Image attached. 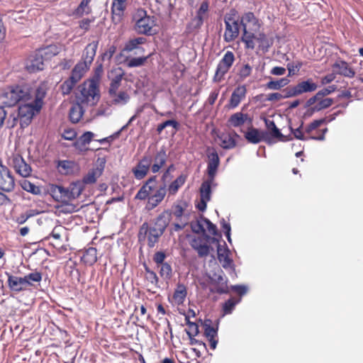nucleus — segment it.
I'll return each mask as SVG.
<instances>
[{
    "label": "nucleus",
    "mask_w": 363,
    "mask_h": 363,
    "mask_svg": "<svg viewBox=\"0 0 363 363\" xmlns=\"http://www.w3.org/2000/svg\"><path fill=\"white\" fill-rule=\"evenodd\" d=\"M8 164L15 169L18 174L23 177H29L31 174L32 169L30 166L18 154H13L9 158Z\"/></svg>",
    "instance_id": "obj_12"
},
{
    "label": "nucleus",
    "mask_w": 363,
    "mask_h": 363,
    "mask_svg": "<svg viewBox=\"0 0 363 363\" xmlns=\"http://www.w3.org/2000/svg\"><path fill=\"white\" fill-rule=\"evenodd\" d=\"M333 104V100L330 98H322L320 100L318 101V103H316L315 105H314L311 110L313 112L319 111L323 109L327 108L332 106Z\"/></svg>",
    "instance_id": "obj_53"
},
{
    "label": "nucleus",
    "mask_w": 363,
    "mask_h": 363,
    "mask_svg": "<svg viewBox=\"0 0 363 363\" xmlns=\"http://www.w3.org/2000/svg\"><path fill=\"white\" fill-rule=\"evenodd\" d=\"M325 123H326L325 118L313 121L307 125L305 129V133L302 130L303 123L296 129L291 128V131L294 137L298 140H307L312 139L315 140H323L325 139V135L328 131L327 128L317 130L315 133H313V131Z\"/></svg>",
    "instance_id": "obj_7"
},
{
    "label": "nucleus",
    "mask_w": 363,
    "mask_h": 363,
    "mask_svg": "<svg viewBox=\"0 0 363 363\" xmlns=\"http://www.w3.org/2000/svg\"><path fill=\"white\" fill-rule=\"evenodd\" d=\"M240 24L243 31L241 40L245 43V48L254 50L255 48L254 34L257 33L260 30L261 23L259 20L253 12L248 11L241 16Z\"/></svg>",
    "instance_id": "obj_4"
},
{
    "label": "nucleus",
    "mask_w": 363,
    "mask_h": 363,
    "mask_svg": "<svg viewBox=\"0 0 363 363\" xmlns=\"http://www.w3.org/2000/svg\"><path fill=\"white\" fill-rule=\"evenodd\" d=\"M145 280L153 286H157L158 284V277L156 273L150 269L147 266L145 267Z\"/></svg>",
    "instance_id": "obj_56"
},
{
    "label": "nucleus",
    "mask_w": 363,
    "mask_h": 363,
    "mask_svg": "<svg viewBox=\"0 0 363 363\" xmlns=\"http://www.w3.org/2000/svg\"><path fill=\"white\" fill-rule=\"evenodd\" d=\"M281 94L283 99L298 96L296 85L286 86L282 90Z\"/></svg>",
    "instance_id": "obj_62"
},
{
    "label": "nucleus",
    "mask_w": 363,
    "mask_h": 363,
    "mask_svg": "<svg viewBox=\"0 0 363 363\" xmlns=\"http://www.w3.org/2000/svg\"><path fill=\"white\" fill-rule=\"evenodd\" d=\"M213 182V180H211L210 178H208L207 181H205L201 184L200 188V194L201 198L210 200L211 194V184Z\"/></svg>",
    "instance_id": "obj_49"
},
{
    "label": "nucleus",
    "mask_w": 363,
    "mask_h": 363,
    "mask_svg": "<svg viewBox=\"0 0 363 363\" xmlns=\"http://www.w3.org/2000/svg\"><path fill=\"white\" fill-rule=\"evenodd\" d=\"M34 215L35 213L33 210L26 211L25 213H22L18 217H17L16 223L20 225L23 224L29 218L33 216Z\"/></svg>",
    "instance_id": "obj_64"
},
{
    "label": "nucleus",
    "mask_w": 363,
    "mask_h": 363,
    "mask_svg": "<svg viewBox=\"0 0 363 363\" xmlns=\"http://www.w3.org/2000/svg\"><path fill=\"white\" fill-rule=\"evenodd\" d=\"M47 192L57 202H60V186L49 184L47 187Z\"/></svg>",
    "instance_id": "obj_54"
},
{
    "label": "nucleus",
    "mask_w": 363,
    "mask_h": 363,
    "mask_svg": "<svg viewBox=\"0 0 363 363\" xmlns=\"http://www.w3.org/2000/svg\"><path fill=\"white\" fill-rule=\"evenodd\" d=\"M122 74H118L114 78L112 79L110 87L108 89V93L110 94H115V92H117L118 88L121 86V82L122 81Z\"/></svg>",
    "instance_id": "obj_59"
},
{
    "label": "nucleus",
    "mask_w": 363,
    "mask_h": 363,
    "mask_svg": "<svg viewBox=\"0 0 363 363\" xmlns=\"http://www.w3.org/2000/svg\"><path fill=\"white\" fill-rule=\"evenodd\" d=\"M30 100L31 90L26 85L9 86L0 95V104L4 107L13 106Z\"/></svg>",
    "instance_id": "obj_5"
},
{
    "label": "nucleus",
    "mask_w": 363,
    "mask_h": 363,
    "mask_svg": "<svg viewBox=\"0 0 363 363\" xmlns=\"http://www.w3.org/2000/svg\"><path fill=\"white\" fill-rule=\"evenodd\" d=\"M6 275L8 286L11 291L18 293L27 289L26 283L28 281L24 277L11 275L9 273H6Z\"/></svg>",
    "instance_id": "obj_20"
},
{
    "label": "nucleus",
    "mask_w": 363,
    "mask_h": 363,
    "mask_svg": "<svg viewBox=\"0 0 363 363\" xmlns=\"http://www.w3.org/2000/svg\"><path fill=\"white\" fill-rule=\"evenodd\" d=\"M94 133L90 131L85 132L76 143V145L85 147L86 145H89L94 138Z\"/></svg>",
    "instance_id": "obj_57"
},
{
    "label": "nucleus",
    "mask_w": 363,
    "mask_h": 363,
    "mask_svg": "<svg viewBox=\"0 0 363 363\" xmlns=\"http://www.w3.org/2000/svg\"><path fill=\"white\" fill-rule=\"evenodd\" d=\"M60 204L55 206V213L59 216L60 214L72 213L78 211L77 206L71 203L70 201H60Z\"/></svg>",
    "instance_id": "obj_33"
},
{
    "label": "nucleus",
    "mask_w": 363,
    "mask_h": 363,
    "mask_svg": "<svg viewBox=\"0 0 363 363\" xmlns=\"http://www.w3.org/2000/svg\"><path fill=\"white\" fill-rule=\"evenodd\" d=\"M15 187V179L9 168L0 162V189L10 192Z\"/></svg>",
    "instance_id": "obj_15"
},
{
    "label": "nucleus",
    "mask_w": 363,
    "mask_h": 363,
    "mask_svg": "<svg viewBox=\"0 0 363 363\" xmlns=\"http://www.w3.org/2000/svg\"><path fill=\"white\" fill-rule=\"evenodd\" d=\"M64 233L65 228L62 225H57L52 229L50 235L47 238H53L55 242V243L52 244L53 245H60L62 242V235Z\"/></svg>",
    "instance_id": "obj_46"
},
{
    "label": "nucleus",
    "mask_w": 363,
    "mask_h": 363,
    "mask_svg": "<svg viewBox=\"0 0 363 363\" xmlns=\"http://www.w3.org/2000/svg\"><path fill=\"white\" fill-rule=\"evenodd\" d=\"M290 82L287 77H284L278 80H270L266 84V88L271 90H279L286 86Z\"/></svg>",
    "instance_id": "obj_41"
},
{
    "label": "nucleus",
    "mask_w": 363,
    "mask_h": 363,
    "mask_svg": "<svg viewBox=\"0 0 363 363\" xmlns=\"http://www.w3.org/2000/svg\"><path fill=\"white\" fill-rule=\"evenodd\" d=\"M77 83V82H74L69 77L60 86L62 94L63 95L69 94Z\"/></svg>",
    "instance_id": "obj_55"
},
{
    "label": "nucleus",
    "mask_w": 363,
    "mask_h": 363,
    "mask_svg": "<svg viewBox=\"0 0 363 363\" xmlns=\"http://www.w3.org/2000/svg\"><path fill=\"white\" fill-rule=\"evenodd\" d=\"M112 98V104L115 105H124L130 99L128 94L125 91L115 92V94H110Z\"/></svg>",
    "instance_id": "obj_40"
},
{
    "label": "nucleus",
    "mask_w": 363,
    "mask_h": 363,
    "mask_svg": "<svg viewBox=\"0 0 363 363\" xmlns=\"http://www.w3.org/2000/svg\"><path fill=\"white\" fill-rule=\"evenodd\" d=\"M91 0H82L79 6L74 10V13L77 16H82L84 14H89L91 9L89 6Z\"/></svg>",
    "instance_id": "obj_43"
},
{
    "label": "nucleus",
    "mask_w": 363,
    "mask_h": 363,
    "mask_svg": "<svg viewBox=\"0 0 363 363\" xmlns=\"http://www.w3.org/2000/svg\"><path fill=\"white\" fill-rule=\"evenodd\" d=\"M98 45V40L92 41L91 43H89L83 51L82 57V61H81V62L84 63L89 67L95 57Z\"/></svg>",
    "instance_id": "obj_25"
},
{
    "label": "nucleus",
    "mask_w": 363,
    "mask_h": 363,
    "mask_svg": "<svg viewBox=\"0 0 363 363\" xmlns=\"http://www.w3.org/2000/svg\"><path fill=\"white\" fill-rule=\"evenodd\" d=\"M186 180V176L181 174L169 184L167 189L165 185H163L160 186L155 191L157 177L152 176L140 187L135 199L141 201L147 199L145 209L151 211L160 205L164 200L167 191H168L169 195H175L179 189L184 184Z\"/></svg>",
    "instance_id": "obj_1"
},
{
    "label": "nucleus",
    "mask_w": 363,
    "mask_h": 363,
    "mask_svg": "<svg viewBox=\"0 0 363 363\" xmlns=\"http://www.w3.org/2000/svg\"><path fill=\"white\" fill-rule=\"evenodd\" d=\"M149 56L133 57L127 60V66L128 67H137L143 65L147 60Z\"/></svg>",
    "instance_id": "obj_58"
},
{
    "label": "nucleus",
    "mask_w": 363,
    "mask_h": 363,
    "mask_svg": "<svg viewBox=\"0 0 363 363\" xmlns=\"http://www.w3.org/2000/svg\"><path fill=\"white\" fill-rule=\"evenodd\" d=\"M81 259L86 265H93L97 261L96 249L93 247H90L86 249L84 251Z\"/></svg>",
    "instance_id": "obj_34"
},
{
    "label": "nucleus",
    "mask_w": 363,
    "mask_h": 363,
    "mask_svg": "<svg viewBox=\"0 0 363 363\" xmlns=\"http://www.w3.org/2000/svg\"><path fill=\"white\" fill-rule=\"evenodd\" d=\"M46 96L45 89L43 86H39L35 91V99L33 103L38 108L41 109L43 104V99Z\"/></svg>",
    "instance_id": "obj_48"
},
{
    "label": "nucleus",
    "mask_w": 363,
    "mask_h": 363,
    "mask_svg": "<svg viewBox=\"0 0 363 363\" xmlns=\"http://www.w3.org/2000/svg\"><path fill=\"white\" fill-rule=\"evenodd\" d=\"M246 122L252 125V119L247 113L242 112H236L232 114L228 120V125L234 128L240 127Z\"/></svg>",
    "instance_id": "obj_27"
},
{
    "label": "nucleus",
    "mask_w": 363,
    "mask_h": 363,
    "mask_svg": "<svg viewBox=\"0 0 363 363\" xmlns=\"http://www.w3.org/2000/svg\"><path fill=\"white\" fill-rule=\"evenodd\" d=\"M172 219V213L164 211L150 223L145 222L140 228L138 239L140 241L147 240L149 247L152 248L159 242Z\"/></svg>",
    "instance_id": "obj_2"
},
{
    "label": "nucleus",
    "mask_w": 363,
    "mask_h": 363,
    "mask_svg": "<svg viewBox=\"0 0 363 363\" xmlns=\"http://www.w3.org/2000/svg\"><path fill=\"white\" fill-rule=\"evenodd\" d=\"M44 61L45 60L36 50L34 55L28 60L26 68L30 73L41 71L44 69Z\"/></svg>",
    "instance_id": "obj_24"
},
{
    "label": "nucleus",
    "mask_w": 363,
    "mask_h": 363,
    "mask_svg": "<svg viewBox=\"0 0 363 363\" xmlns=\"http://www.w3.org/2000/svg\"><path fill=\"white\" fill-rule=\"evenodd\" d=\"M254 43H255V41H257L259 43V49L267 51L270 47V43L267 35L264 33L259 31L257 33L254 34Z\"/></svg>",
    "instance_id": "obj_42"
},
{
    "label": "nucleus",
    "mask_w": 363,
    "mask_h": 363,
    "mask_svg": "<svg viewBox=\"0 0 363 363\" xmlns=\"http://www.w3.org/2000/svg\"><path fill=\"white\" fill-rule=\"evenodd\" d=\"M187 328L185 329L188 336H196L199 333V325L189 320V315L185 316Z\"/></svg>",
    "instance_id": "obj_50"
},
{
    "label": "nucleus",
    "mask_w": 363,
    "mask_h": 363,
    "mask_svg": "<svg viewBox=\"0 0 363 363\" xmlns=\"http://www.w3.org/2000/svg\"><path fill=\"white\" fill-rule=\"evenodd\" d=\"M211 239L212 242L216 241V238H210L206 235V238L197 237L192 239L191 241V247L196 251L199 257H206L210 253L211 250L213 248L208 244V240Z\"/></svg>",
    "instance_id": "obj_14"
},
{
    "label": "nucleus",
    "mask_w": 363,
    "mask_h": 363,
    "mask_svg": "<svg viewBox=\"0 0 363 363\" xmlns=\"http://www.w3.org/2000/svg\"><path fill=\"white\" fill-rule=\"evenodd\" d=\"M168 156L164 147L158 150L153 157H152V164H150L151 172L152 173L159 172L165 165Z\"/></svg>",
    "instance_id": "obj_18"
},
{
    "label": "nucleus",
    "mask_w": 363,
    "mask_h": 363,
    "mask_svg": "<svg viewBox=\"0 0 363 363\" xmlns=\"http://www.w3.org/2000/svg\"><path fill=\"white\" fill-rule=\"evenodd\" d=\"M160 266V274L162 277L165 279H169L172 276V267L167 262L162 264Z\"/></svg>",
    "instance_id": "obj_63"
},
{
    "label": "nucleus",
    "mask_w": 363,
    "mask_h": 363,
    "mask_svg": "<svg viewBox=\"0 0 363 363\" xmlns=\"http://www.w3.org/2000/svg\"><path fill=\"white\" fill-rule=\"evenodd\" d=\"M76 101L84 106H94L99 99V89L94 80L84 82L78 86L75 94Z\"/></svg>",
    "instance_id": "obj_6"
},
{
    "label": "nucleus",
    "mask_w": 363,
    "mask_h": 363,
    "mask_svg": "<svg viewBox=\"0 0 363 363\" xmlns=\"http://www.w3.org/2000/svg\"><path fill=\"white\" fill-rule=\"evenodd\" d=\"M37 50L45 60V61H48L58 55L61 50V48L57 45H50Z\"/></svg>",
    "instance_id": "obj_30"
},
{
    "label": "nucleus",
    "mask_w": 363,
    "mask_h": 363,
    "mask_svg": "<svg viewBox=\"0 0 363 363\" xmlns=\"http://www.w3.org/2000/svg\"><path fill=\"white\" fill-rule=\"evenodd\" d=\"M252 72V67L249 63H242L238 65L237 77L239 81H244L249 77Z\"/></svg>",
    "instance_id": "obj_37"
},
{
    "label": "nucleus",
    "mask_w": 363,
    "mask_h": 363,
    "mask_svg": "<svg viewBox=\"0 0 363 363\" xmlns=\"http://www.w3.org/2000/svg\"><path fill=\"white\" fill-rule=\"evenodd\" d=\"M235 13V10H232L230 13H227L224 17L225 29L223 39L226 43L234 41L240 33L239 20L236 18Z\"/></svg>",
    "instance_id": "obj_9"
},
{
    "label": "nucleus",
    "mask_w": 363,
    "mask_h": 363,
    "mask_svg": "<svg viewBox=\"0 0 363 363\" xmlns=\"http://www.w3.org/2000/svg\"><path fill=\"white\" fill-rule=\"evenodd\" d=\"M240 301V298H235L234 297L230 298L223 305V312L224 315L230 314L233 311L236 304Z\"/></svg>",
    "instance_id": "obj_52"
},
{
    "label": "nucleus",
    "mask_w": 363,
    "mask_h": 363,
    "mask_svg": "<svg viewBox=\"0 0 363 363\" xmlns=\"http://www.w3.org/2000/svg\"><path fill=\"white\" fill-rule=\"evenodd\" d=\"M105 162L101 160L99 164H96L90 169L88 172L83 177L82 183L84 184H94L98 178H99L104 170Z\"/></svg>",
    "instance_id": "obj_17"
},
{
    "label": "nucleus",
    "mask_w": 363,
    "mask_h": 363,
    "mask_svg": "<svg viewBox=\"0 0 363 363\" xmlns=\"http://www.w3.org/2000/svg\"><path fill=\"white\" fill-rule=\"evenodd\" d=\"M216 288L213 291L219 294H228L229 292L228 286L227 284V280L225 279L223 276L219 275L216 280Z\"/></svg>",
    "instance_id": "obj_47"
},
{
    "label": "nucleus",
    "mask_w": 363,
    "mask_h": 363,
    "mask_svg": "<svg viewBox=\"0 0 363 363\" xmlns=\"http://www.w3.org/2000/svg\"><path fill=\"white\" fill-rule=\"evenodd\" d=\"M205 219L206 218L201 216L195 223H191L192 230L196 233H205V223L203 222Z\"/></svg>",
    "instance_id": "obj_61"
},
{
    "label": "nucleus",
    "mask_w": 363,
    "mask_h": 363,
    "mask_svg": "<svg viewBox=\"0 0 363 363\" xmlns=\"http://www.w3.org/2000/svg\"><path fill=\"white\" fill-rule=\"evenodd\" d=\"M211 320H205L203 323L204 335L210 342L211 349L215 350L218 343V340L216 339L218 332L217 329L211 325Z\"/></svg>",
    "instance_id": "obj_26"
},
{
    "label": "nucleus",
    "mask_w": 363,
    "mask_h": 363,
    "mask_svg": "<svg viewBox=\"0 0 363 363\" xmlns=\"http://www.w3.org/2000/svg\"><path fill=\"white\" fill-rule=\"evenodd\" d=\"M146 43V38L143 37H138L133 39H130L125 45L124 50L127 52H131L135 49H137L140 45Z\"/></svg>",
    "instance_id": "obj_45"
},
{
    "label": "nucleus",
    "mask_w": 363,
    "mask_h": 363,
    "mask_svg": "<svg viewBox=\"0 0 363 363\" xmlns=\"http://www.w3.org/2000/svg\"><path fill=\"white\" fill-rule=\"evenodd\" d=\"M88 69L89 67L86 66L84 63L79 62L73 68L69 78L74 80V82H78L81 80L84 72Z\"/></svg>",
    "instance_id": "obj_35"
},
{
    "label": "nucleus",
    "mask_w": 363,
    "mask_h": 363,
    "mask_svg": "<svg viewBox=\"0 0 363 363\" xmlns=\"http://www.w3.org/2000/svg\"><path fill=\"white\" fill-rule=\"evenodd\" d=\"M134 30L140 35H153L157 33V18L155 16L147 14L143 8H138L133 13Z\"/></svg>",
    "instance_id": "obj_3"
},
{
    "label": "nucleus",
    "mask_w": 363,
    "mask_h": 363,
    "mask_svg": "<svg viewBox=\"0 0 363 363\" xmlns=\"http://www.w3.org/2000/svg\"><path fill=\"white\" fill-rule=\"evenodd\" d=\"M218 137L220 140V145L223 149L229 150L236 146L235 138H240V135L233 130L230 133H222Z\"/></svg>",
    "instance_id": "obj_21"
},
{
    "label": "nucleus",
    "mask_w": 363,
    "mask_h": 363,
    "mask_svg": "<svg viewBox=\"0 0 363 363\" xmlns=\"http://www.w3.org/2000/svg\"><path fill=\"white\" fill-rule=\"evenodd\" d=\"M21 185L23 189L34 195H40L41 194L40 187L35 185L28 180L23 181Z\"/></svg>",
    "instance_id": "obj_51"
},
{
    "label": "nucleus",
    "mask_w": 363,
    "mask_h": 363,
    "mask_svg": "<svg viewBox=\"0 0 363 363\" xmlns=\"http://www.w3.org/2000/svg\"><path fill=\"white\" fill-rule=\"evenodd\" d=\"M245 138L249 143L257 144L264 140V133L251 125L245 133Z\"/></svg>",
    "instance_id": "obj_28"
},
{
    "label": "nucleus",
    "mask_w": 363,
    "mask_h": 363,
    "mask_svg": "<svg viewBox=\"0 0 363 363\" xmlns=\"http://www.w3.org/2000/svg\"><path fill=\"white\" fill-rule=\"evenodd\" d=\"M247 89L245 85H240L236 87L233 91L228 104L229 108H235L245 98Z\"/></svg>",
    "instance_id": "obj_23"
},
{
    "label": "nucleus",
    "mask_w": 363,
    "mask_h": 363,
    "mask_svg": "<svg viewBox=\"0 0 363 363\" xmlns=\"http://www.w3.org/2000/svg\"><path fill=\"white\" fill-rule=\"evenodd\" d=\"M71 200L75 199L79 196L84 190L82 182H72L68 187Z\"/></svg>",
    "instance_id": "obj_39"
},
{
    "label": "nucleus",
    "mask_w": 363,
    "mask_h": 363,
    "mask_svg": "<svg viewBox=\"0 0 363 363\" xmlns=\"http://www.w3.org/2000/svg\"><path fill=\"white\" fill-rule=\"evenodd\" d=\"M229 251L220 249V246L218 247V259L224 269L232 268L233 260L230 258L228 255Z\"/></svg>",
    "instance_id": "obj_36"
},
{
    "label": "nucleus",
    "mask_w": 363,
    "mask_h": 363,
    "mask_svg": "<svg viewBox=\"0 0 363 363\" xmlns=\"http://www.w3.org/2000/svg\"><path fill=\"white\" fill-rule=\"evenodd\" d=\"M235 55L232 51H227L222 59L219 61L215 74L213 81L216 82H221L225 74L228 72L230 67L235 62Z\"/></svg>",
    "instance_id": "obj_11"
},
{
    "label": "nucleus",
    "mask_w": 363,
    "mask_h": 363,
    "mask_svg": "<svg viewBox=\"0 0 363 363\" xmlns=\"http://www.w3.org/2000/svg\"><path fill=\"white\" fill-rule=\"evenodd\" d=\"M209 17V2L203 1L196 11L195 16L191 19L186 26L189 33L199 30Z\"/></svg>",
    "instance_id": "obj_10"
},
{
    "label": "nucleus",
    "mask_w": 363,
    "mask_h": 363,
    "mask_svg": "<svg viewBox=\"0 0 363 363\" xmlns=\"http://www.w3.org/2000/svg\"><path fill=\"white\" fill-rule=\"evenodd\" d=\"M219 164L220 159L216 150L208 154L207 174L211 180H214Z\"/></svg>",
    "instance_id": "obj_22"
},
{
    "label": "nucleus",
    "mask_w": 363,
    "mask_h": 363,
    "mask_svg": "<svg viewBox=\"0 0 363 363\" xmlns=\"http://www.w3.org/2000/svg\"><path fill=\"white\" fill-rule=\"evenodd\" d=\"M40 111L33 103V99L27 102H21L18 110V115L13 116L12 121L10 118L8 121L9 127L13 128L17 124L18 118L20 121L21 128H24L30 124L35 113Z\"/></svg>",
    "instance_id": "obj_8"
},
{
    "label": "nucleus",
    "mask_w": 363,
    "mask_h": 363,
    "mask_svg": "<svg viewBox=\"0 0 363 363\" xmlns=\"http://www.w3.org/2000/svg\"><path fill=\"white\" fill-rule=\"evenodd\" d=\"M266 128L269 132L271 136L274 138H277L279 140L284 141V135L280 132L279 129L277 127L274 121L264 118Z\"/></svg>",
    "instance_id": "obj_38"
},
{
    "label": "nucleus",
    "mask_w": 363,
    "mask_h": 363,
    "mask_svg": "<svg viewBox=\"0 0 363 363\" xmlns=\"http://www.w3.org/2000/svg\"><path fill=\"white\" fill-rule=\"evenodd\" d=\"M84 104L77 101L72 106L69 110V116L72 123H76L80 121L84 114Z\"/></svg>",
    "instance_id": "obj_29"
},
{
    "label": "nucleus",
    "mask_w": 363,
    "mask_h": 363,
    "mask_svg": "<svg viewBox=\"0 0 363 363\" xmlns=\"http://www.w3.org/2000/svg\"><path fill=\"white\" fill-rule=\"evenodd\" d=\"M333 71L335 74H339L347 78H353L355 71L345 60H337L332 66Z\"/></svg>",
    "instance_id": "obj_19"
},
{
    "label": "nucleus",
    "mask_w": 363,
    "mask_h": 363,
    "mask_svg": "<svg viewBox=\"0 0 363 363\" xmlns=\"http://www.w3.org/2000/svg\"><path fill=\"white\" fill-rule=\"evenodd\" d=\"M298 95L307 92H313L318 88V85L310 78L306 81H302L296 84Z\"/></svg>",
    "instance_id": "obj_32"
},
{
    "label": "nucleus",
    "mask_w": 363,
    "mask_h": 363,
    "mask_svg": "<svg viewBox=\"0 0 363 363\" xmlns=\"http://www.w3.org/2000/svg\"><path fill=\"white\" fill-rule=\"evenodd\" d=\"M152 164V156L145 154L132 169V173L136 179H144L148 174Z\"/></svg>",
    "instance_id": "obj_13"
},
{
    "label": "nucleus",
    "mask_w": 363,
    "mask_h": 363,
    "mask_svg": "<svg viewBox=\"0 0 363 363\" xmlns=\"http://www.w3.org/2000/svg\"><path fill=\"white\" fill-rule=\"evenodd\" d=\"M187 295L186 287L182 284H178L172 296L173 302L179 306L184 303Z\"/></svg>",
    "instance_id": "obj_31"
},
{
    "label": "nucleus",
    "mask_w": 363,
    "mask_h": 363,
    "mask_svg": "<svg viewBox=\"0 0 363 363\" xmlns=\"http://www.w3.org/2000/svg\"><path fill=\"white\" fill-rule=\"evenodd\" d=\"M128 0H113L111 6V19L114 24L120 23L127 9Z\"/></svg>",
    "instance_id": "obj_16"
},
{
    "label": "nucleus",
    "mask_w": 363,
    "mask_h": 363,
    "mask_svg": "<svg viewBox=\"0 0 363 363\" xmlns=\"http://www.w3.org/2000/svg\"><path fill=\"white\" fill-rule=\"evenodd\" d=\"M73 162L67 160L60 161L58 164L60 172L64 174H69L72 172Z\"/></svg>",
    "instance_id": "obj_60"
},
{
    "label": "nucleus",
    "mask_w": 363,
    "mask_h": 363,
    "mask_svg": "<svg viewBox=\"0 0 363 363\" xmlns=\"http://www.w3.org/2000/svg\"><path fill=\"white\" fill-rule=\"evenodd\" d=\"M23 277L28 281L26 283L28 288V286H35L34 283L39 284L42 281L43 274L40 272L35 271L26 274Z\"/></svg>",
    "instance_id": "obj_44"
}]
</instances>
